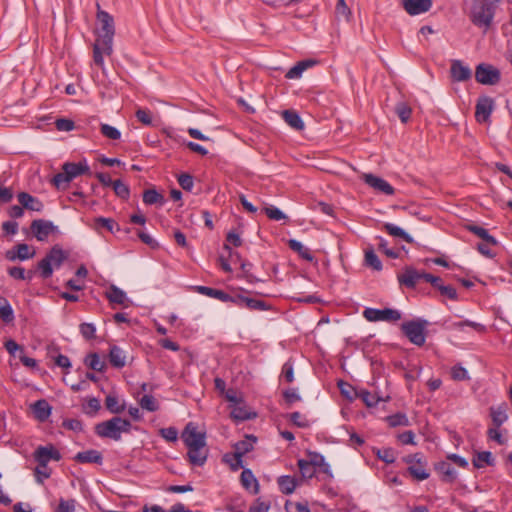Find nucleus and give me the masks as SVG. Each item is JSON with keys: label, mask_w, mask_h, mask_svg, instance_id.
Segmentation results:
<instances>
[{"label": "nucleus", "mask_w": 512, "mask_h": 512, "mask_svg": "<svg viewBox=\"0 0 512 512\" xmlns=\"http://www.w3.org/2000/svg\"><path fill=\"white\" fill-rule=\"evenodd\" d=\"M223 461L227 463L232 471H237L243 467L242 456H239V461H237V454H225L223 457Z\"/></svg>", "instance_id": "nucleus-53"}, {"label": "nucleus", "mask_w": 512, "mask_h": 512, "mask_svg": "<svg viewBox=\"0 0 512 512\" xmlns=\"http://www.w3.org/2000/svg\"><path fill=\"white\" fill-rule=\"evenodd\" d=\"M315 468L319 467L322 468V471L327 473L329 470V465L325 462V459L323 455L317 453V452H310L309 453V460H308Z\"/></svg>", "instance_id": "nucleus-51"}, {"label": "nucleus", "mask_w": 512, "mask_h": 512, "mask_svg": "<svg viewBox=\"0 0 512 512\" xmlns=\"http://www.w3.org/2000/svg\"><path fill=\"white\" fill-rule=\"evenodd\" d=\"M472 462L474 467L478 469L483 468L485 465L493 466L495 464L492 453L489 451L477 452Z\"/></svg>", "instance_id": "nucleus-36"}, {"label": "nucleus", "mask_w": 512, "mask_h": 512, "mask_svg": "<svg viewBox=\"0 0 512 512\" xmlns=\"http://www.w3.org/2000/svg\"><path fill=\"white\" fill-rule=\"evenodd\" d=\"M112 188L117 197L121 198L122 200H128L130 196V189L125 183L119 179L114 180L112 183Z\"/></svg>", "instance_id": "nucleus-48"}, {"label": "nucleus", "mask_w": 512, "mask_h": 512, "mask_svg": "<svg viewBox=\"0 0 512 512\" xmlns=\"http://www.w3.org/2000/svg\"><path fill=\"white\" fill-rule=\"evenodd\" d=\"M451 77L454 81L463 82L471 78V70L464 66L460 60H453L450 68Z\"/></svg>", "instance_id": "nucleus-19"}, {"label": "nucleus", "mask_w": 512, "mask_h": 512, "mask_svg": "<svg viewBox=\"0 0 512 512\" xmlns=\"http://www.w3.org/2000/svg\"><path fill=\"white\" fill-rule=\"evenodd\" d=\"M386 421L390 427L397 426H409L410 422L406 414L404 413H396L386 417Z\"/></svg>", "instance_id": "nucleus-46"}, {"label": "nucleus", "mask_w": 512, "mask_h": 512, "mask_svg": "<svg viewBox=\"0 0 512 512\" xmlns=\"http://www.w3.org/2000/svg\"><path fill=\"white\" fill-rule=\"evenodd\" d=\"M266 216L274 221H288V216L275 206H266L263 209Z\"/></svg>", "instance_id": "nucleus-43"}, {"label": "nucleus", "mask_w": 512, "mask_h": 512, "mask_svg": "<svg viewBox=\"0 0 512 512\" xmlns=\"http://www.w3.org/2000/svg\"><path fill=\"white\" fill-rule=\"evenodd\" d=\"M298 467L304 478L311 479L316 473V468L308 460H298Z\"/></svg>", "instance_id": "nucleus-50"}, {"label": "nucleus", "mask_w": 512, "mask_h": 512, "mask_svg": "<svg viewBox=\"0 0 512 512\" xmlns=\"http://www.w3.org/2000/svg\"><path fill=\"white\" fill-rule=\"evenodd\" d=\"M315 62L313 60H303L299 61L296 65L290 68L285 77L287 79H298L301 77L302 73L309 67L313 66Z\"/></svg>", "instance_id": "nucleus-30"}, {"label": "nucleus", "mask_w": 512, "mask_h": 512, "mask_svg": "<svg viewBox=\"0 0 512 512\" xmlns=\"http://www.w3.org/2000/svg\"><path fill=\"white\" fill-rule=\"evenodd\" d=\"M338 387L340 389L341 394L350 400H352L354 396H357V393L354 391V388L347 382H344L342 380L339 381Z\"/></svg>", "instance_id": "nucleus-61"}, {"label": "nucleus", "mask_w": 512, "mask_h": 512, "mask_svg": "<svg viewBox=\"0 0 512 512\" xmlns=\"http://www.w3.org/2000/svg\"><path fill=\"white\" fill-rule=\"evenodd\" d=\"M100 408V401L95 397H90L87 399L86 405L83 409L87 415L94 416Z\"/></svg>", "instance_id": "nucleus-55"}, {"label": "nucleus", "mask_w": 512, "mask_h": 512, "mask_svg": "<svg viewBox=\"0 0 512 512\" xmlns=\"http://www.w3.org/2000/svg\"><path fill=\"white\" fill-rule=\"evenodd\" d=\"M277 484L279 486L280 491L283 494L290 495L295 491L298 482L295 477L283 475L277 479Z\"/></svg>", "instance_id": "nucleus-27"}, {"label": "nucleus", "mask_w": 512, "mask_h": 512, "mask_svg": "<svg viewBox=\"0 0 512 512\" xmlns=\"http://www.w3.org/2000/svg\"><path fill=\"white\" fill-rule=\"evenodd\" d=\"M18 202L24 209L41 212L44 208L43 203L36 197L27 192H20L17 195Z\"/></svg>", "instance_id": "nucleus-20"}, {"label": "nucleus", "mask_w": 512, "mask_h": 512, "mask_svg": "<svg viewBox=\"0 0 512 512\" xmlns=\"http://www.w3.org/2000/svg\"><path fill=\"white\" fill-rule=\"evenodd\" d=\"M507 410L508 405L506 402H502L497 406H491L489 408L492 427L500 428L508 420Z\"/></svg>", "instance_id": "nucleus-17"}, {"label": "nucleus", "mask_w": 512, "mask_h": 512, "mask_svg": "<svg viewBox=\"0 0 512 512\" xmlns=\"http://www.w3.org/2000/svg\"><path fill=\"white\" fill-rule=\"evenodd\" d=\"M363 316L370 322H396L401 319V313L398 310L392 308H366L363 311Z\"/></svg>", "instance_id": "nucleus-7"}, {"label": "nucleus", "mask_w": 512, "mask_h": 512, "mask_svg": "<svg viewBox=\"0 0 512 512\" xmlns=\"http://www.w3.org/2000/svg\"><path fill=\"white\" fill-rule=\"evenodd\" d=\"M34 459L40 467L46 469L48 462L51 460L59 461L61 454L52 444H49L47 446H39L34 452Z\"/></svg>", "instance_id": "nucleus-11"}, {"label": "nucleus", "mask_w": 512, "mask_h": 512, "mask_svg": "<svg viewBox=\"0 0 512 512\" xmlns=\"http://www.w3.org/2000/svg\"><path fill=\"white\" fill-rule=\"evenodd\" d=\"M289 420L299 428H307L310 426L309 420L300 412L289 414Z\"/></svg>", "instance_id": "nucleus-56"}, {"label": "nucleus", "mask_w": 512, "mask_h": 512, "mask_svg": "<svg viewBox=\"0 0 512 512\" xmlns=\"http://www.w3.org/2000/svg\"><path fill=\"white\" fill-rule=\"evenodd\" d=\"M427 326V320L418 318L402 323L401 330L411 343L417 346H423L426 341L425 330Z\"/></svg>", "instance_id": "nucleus-6"}, {"label": "nucleus", "mask_w": 512, "mask_h": 512, "mask_svg": "<svg viewBox=\"0 0 512 512\" xmlns=\"http://www.w3.org/2000/svg\"><path fill=\"white\" fill-rule=\"evenodd\" d=\"M282 116L285 122L293 129L300 131L304 128V123L296 111L285 110L283 111Z\"/></svg>", "instance_id": "nucleus-32"}, {"label": "nucleus", "mask_w": 512, "mask_h": 512, "mask_svg": "<svg viewBox=\"0 0 512 512\" xmlns=\"http://www.w3.org/2000/svg\"><path fill=\"white\" fill-rule=\"evenodd\" d=\"M365 265L368 267H371L372 269L376 271L382 270V263L378 256L375 254L373 249L366 250L365 251Z\"/></svg>", "instance_id": "nucleus-45"}, {"label": "nucleus", "mask_w": 512, "mask_h": 512, "mask_svg": "<svg viewBox=\"0 0 512 512\" xmlns=\"http://www.w3.org/2000/svg\"><path fill=\"white\" fill-rule=\"evenodd\" d=\"M73 459L78 463L102 464L103 456L101 452L94 449H90L78 452Z\"/></svg>", "instance_id": "nucleus-23"}, {"label": "nucleus", "mask_w": 512, "mask_h": 512, "mask_svg": "<svg viewBox=\"0 0 512 512\" xmlns=\"http://www.w3.org/2000/svg\"><path fill=\"white\" fill-rule=\"evenodd\" d=\"M0 318L5 323H10L14 320V312L9 301L0 296Z\"/></svg>", "instance_id": "nucleus-40"}, {"label": "nucleus", "mask_w": 512, "mask_h": 512, "mask_svg": "<svg viewBox=\"0 0 512 512\" xmlns=\"http://www.w3.org/2000/svg\"><path fill=\"white\" fill-rule=\"evenodd\" d=\"M178 183L185 191H191L194 186V179L188 173H182L178 176Z\"/></svg>", "instance_id": "nucleus-58"}, {"label": "nucleus", "mask_w": 512, "mask_h": 512, "mask_svg": "<svg viewBox=\"0 0 512 512\" xmlns=\"http://www.w3.org/2000/svg\"><path fill=\"white\" fill-rule=\"evenodd\" d=\"M451 376L454 380L457 381L469 379L468 371L460 365H455L452 367Z\"/></svg>", "instance_id": "nucleus-60"}, {"label": "nucleus", "mask_w": 512, "mask_h": 512, "mask_svg": "<svg viewBox=\"0 0 512 512\" xmlns=\"http://www.w3.org/2000/svg\"><path fill=\"white\" fill-rule=\"evenodd\" d=\"M281 375L288 383H292L294 381V367L291 361L284 363Z\"/></svg>", "instance_id": "nucleus-63"}, {"label": "nucleus", "mask_w": 512, "mask_h": 512, "mask_svg": "<svg viewBox=\"0 0 512 512\" xmlns=\"http://www.w3.org/2000/svg\"><path fill=\"white\" fill-rule=\"evenodd\" d=\"M395 113L401 122L406 123L411 117L412 109L406 102L401 101L395 105Z\"/></svg>", "instance_id": "nucleus-44"}, {"label": "nucleus", "mask_w": 512, "mask_h": 512, "mask_svg": "<svg viewBox=\"0 0 512 512\" xmlns=\"http://www.w3.org/2000/svg\"><path fill=\"white\" fill-rule=\"evenodd\" d=\"M105 407L113 414H120L126 409V404L116 394H109L105 398Z\"/></svg>", "instance_id": "nucleus-28"}, {"label": "nucleus", "mask_w": 512, "mask_h": 512, "mask_svg": "<svg viewBox=\"0 0 512 512\" xmlns=\"http://www.w3.org/2000/svg\"><path fill=\"white\" fill-rule=\"evenodd\" d=\"M30 229L34 237L41 242L46 241L50 234L58 232V227L53 222L44 219L33 220Z\"/></svg>", "instance_id": "nucleus-10"}, {"label": "nucleus", "mask_w": 512, "mask_h": 512, "mask_svg": "<svg viewBox=\"0 0 512 512\" xmlns=\"http://www.w3.org/2000/svg\"><path fill=\"white\" fill-rule=\"evenodd\" d=\"M109 362L115 368H122L126 364V355L124 351L116 345L110 347Z\"/></svg>", "instance_id": "nucleus-26"}, {"label": "nucleus", "mask_w": 512, "mask_h": 512, "mask_svg": "<svg viewBox=\"0 0 512 512\" xmlns=\"http://www.w3.org/2000/svg\"><path fill=\"white\" fill-rule=\"evenodd\" d=\"M131 422L121 417H113L107 421L98 423L95 426V433L101 438H109L115 441L121 439L122 433L131 431Z\"/></svg>", "instance_id": "nucleus-3"}, {"label": "nucleus", "mask_w": 512, "mask_h": 512, "mask_svg": "<svg viewBox=\"0 0 512 512\" xmlns=\"http://www.w3.org/2000/svg\"><path fill=\"white\" fill-rule=\"evenodd\" d=\"M256 442V437L250 435L246 436L244 440L238 441L234 445L235 452L237 454V461H239V456H244L248 452L253 449V445Z\"/></svg>", "instance_id": "nucleus-31"}, {"label": "nucleus", "mask_w": 512, "mask_h": 512, "mask_svg": "<svg viewBox=\"0 0 512 512\" xmlns=\"http://www.w3.org/2000/svg\"><path fill=\"white\" fill-rule=\"evenodd\" d=\"M14 249L16 250L17 259L21 261L31 259L35 256V250H31L28 244H17Z\"/></svg>", "instance_id": "nucleus-47"}, {"label": "nucleus", "mask_w": 512, "mask_h": 512, "mask_svg": "<svg viewBox=\"0 0 512 512\" xmlns=\"http://www.w3.org/2000/svg\"><path fill=\"white\" fill-rule=\"evenodd\" d=\"M376 456L387 464L395 462V452L392 448H383L374 450Z\"/></svg>", "instance_id": "nucleus-52"}, {"label": "nucleus", "mask_w": 512, "mask_h": 512, "mask_svg": "<svg viewBox=\"0 0 512 512\" xmlns=\"http://www.w3.org/2000/svg\"><path fill=\"white\" fill-rule=\"evenodd\" d=\"M240 482L241 485L252 494L256 495L259 493L260 487L258 480L250 469H243L240 475Z\"/></svg>", "instance_id": "nucleus-21"}, {"label": "nucleus", "mask_w": 512, "mask_h": 512, "mask_svg": "<svg viewBox=\"0 0 512 512\" xmlns=\"http://www.w3.org/2000/svg\"><path fill=\"white\" fill-rule=\"evenodd\" d=\"M357 397H359L367 407H375L380 401H385V399L378 394L371 393L364 389L357 393Z\"/></svg>", "instance_id": "nucleus-41"}, {"label": "nucleus", "mask_w": 512, "mask_h": 512, "mask_svg": "<svg viewBox=\"0 0 512 512\" xmlns=\"http://www.w3.org/2000/svg\"><path fill=\"white\" fill-rule=\"evenodd\" d=\"M487 437L491 441L497 442L499 445H504L507 442V438H505L499 428L497 427H490L487 430Z\"/></svg>", "instance_id": "nucleus-57"}, {"label": "nucleus", "mask_w": 512, "mask_h": 512, "mask_svg": "<svg viewBox=\"0 0 512 512\" xmlns=\"http://www.w3.org/2000/svg\"><path fill=\"white\" fill-rule=\"evenodd\" d=\"M256 416V413L249 411L245 406H241L240 403L235 404L231 410V417L236 421L250 420Z\"/></svg>", "instance_id": "nucleus-35"}, {"label": "nucleus", "mask_w": 512, "mask_h": 512, "mask_svg": "<svg viewBox=\"0 0 512 512\" xmlns=\"http://www.w3.org/2000/svg\"><path fill=\"white\" fill-rule=\"evenodd\" d=\"M31 408L35 418L40 422L46 421L51 415L52 411L51 405L45 399L37 400L32 404Z\"/></svg>", "instance_id": "nucleus-22"}, {"label": "nucleus", "mask_w": 512, "mask_h": 512, "mask_svg": "<svg viewBox=\"0 0 512 512\" xmlns=\"http://www.w3.org/2000/svg\"><path fill=\"white\" fill-rule=\"evenodd\" d=\"M362 179L367 185L385 195H393L395 192L394 188L386 180L373 174L365 173L362 175Z\"/></svg>", "instance_id": "nucleus-14"}, {"label": "nucleus", "mask_w": 512, "mask_h": 512, "mask_svg": "<svg viewBox=\"0 0 512 512\" xmlns=\"http://www.w3.org/2000/svg\"><path fill=\"white\" fill-rule=\"evenodd\" d=\"M79 328L81 335L85 339L91 340L95 338L96 328L92 323H82Z\"/></svg>", "instance_id": "nucleus-59"}, {"label": "nucleus", "mask_w": 512, "mask_h": 512, "mask_svg": "<svg viewBox=\"0 0 512 512\" xmlns=\"http://www.w3.org/2000/svg\"><path fill=\"white\" fill-rule=\"evenodd\" d=\"M187 457L189 462L194 466H203L208 457V449L206 446L187 447Z\"/></svg>", "instance_id": "nucleus-18"}, {"label": "nucleus", "mask_w": 512, "mask_h": 512, "mask_svg": "<svg viewBox=\"0 0 512 512\" xmlns=\"http://www.w3.org/2000/svg\"><path fill=\"white\" fill-rule=\"evenodd\" d=\"M181 438L186 447L206 446V434L205 432L198 431V427L194 422L186 424Z\"/></svg>", "instance_id": "nucleus-9"}, {"label": "nucleus", "mask_w": 512, "mask_h": 512, "mask_svg": "<svg viewBox=\"0 0 512 512\" xmlns=\"http://www.w3.org/2000/svg\"><path fill=\"white\" fill-rule=\"evenodd\" d=\"M96 6L97 28L95 30L96 39L93 44V61L95 65L104 70V56H110L113 53L115 23L113 16L102 10L99 3Z\"/></svg>", "instance_id": "nucleus-1"}, {"label": "nucleus", "mask_w": 512, "mask_h": 512, "mask_svg": "<svg viewBox=\"0 0 512 512\" xmlns=\"http://www.w3.org/2000/svg\"><path fill=\"white\" fill-rule=\"evenodd\" d=\"M160 435L169 442H175L178 439V430L175 427L162 428Z\"/></svg>", "instance_id": "nucleus-62"}, {"label": "nucleus", "mask_w": 512, "mask_h": 512, "mask_svg": "<svg viewBox=\"0 0 512 512\" xmlns=\"http://www.w3.org/2000/svg\"><path fill=\"white\" fill-rule=\"evenodd\" d=\"M68 256V252L64 251L60 245H54L38 262L37 268L40 271V276L43 279L50 278L54 268L58 269L68 259Z\"/></svg>", "instance_id": "nucleus-4"}, {"label": "nucleus", "mask_w": 512, "mask_h": 512, "mask_svg": "<svg viewBox=\"0 0 512 512\" xmlns=\"http://www.w3.org/2000/svg\"><path fill=\"white\" fill-rule=\"evenodd\" d=\"M407 470L417 481H423L429 478V473L426 471V463L422 461V458H417L416 463L410 465Z\"/></svg>", "instance_id": "nucleus-25"}, {"label": "nucleus", "mask_w": 512, "mask_h": 512, "mask_svg": "<svg viewBox=\"0 0 512 512\" xmlns=\"http://www.w3.org/2000/svg\"><path fill=\"white\" fill-rule=\"evenodd\" d=\"M234 305L240 308L245 307L254 311H266L270 309V305L265 301L250 298L242 294H235Z\"/></svg>", "instance_id": "nucleus-15"}, {"label": "nucleus", "mask_w": 512, "mask_h": 512, "mask_svg": "<svg viewBox=\"0 0 512 512\" xmlns=\"http://www.w3.org/2000/svg\"><path fill=\"white\" fill-rule=\"evenodd\" d=\"M467 229L476 236H478L479 238H481L482 240H484L487 244L493 246L497 245L496 238L490 235L487 229L477 225H468Z\"/></svg>", "instance_id": "nucleus-37"}, {"label": "nucleus", "mask_w": 512, "mask_h": 512, "mask_svg": "<svg viewBox=\"0 0 512 512\" xmlns=\"http://www.w3.org/2000/svg\"><path fill=\"white\" fill-rule=\"evenodd\" d=\"M496 5L492 0H474L471 5L470 20L486 32L492 25Z\"/></svg>", "instance_id": "nucleus-2"}, {"label": "nucleus", "mask_w": 512, "mask_h": 512, "mask_svg": "<svg viewBox=\"0 0 512 512\" xmlns=\"http://www.w3.org/2000/svg\"><path fill=\"white\" fill-rule=\"evenodd\" d=\"M424 275L426 272H420L412 266H407L403 273L398 274L397 279L400 285L413 289L421 280H424Z\"/></svg>", "instance_id": "nucleus-12"}, {"label": "nucleus", "mask_w": 512, "mask_h": 512, "mask_svg": "<svg viewBox=\"0 0 512 512\" xmlns=\"http://www.w3.org/2000/svg\"><path fill=\"white\" fill-rule=\"evenodd\" d=\"M493 110V100L489 97H482L478 100L475 110V118L479 123L486 122Z\"/></svg>", "instance_id": "nucleus-16"}, {"label": "nucleus", "mask_w": 512, "mask_h": 512, "mask_svg": "<svg viewBox=\"0 0 512 512\" xmlns=\"http://www.w3.org/2000/svg\"><path fill=\"white\" fill-rule=\"evenodd\" d=\"M105 296L113 304L124 305L127 300L126 293L113 284L105 292Z\"/></svg>", "instance_id": "nucleus-29"}, {"label": "nucleus", "mask_w": 512, "mask_h": 512, "mask_svg": "<svg viewBox=\"0 0 512 512\" xmlns=\"http://www.w3.org/2000/svg\"><path fill=\"white\" fill-rule=\"evenodd\" d=\"M476 81L483 85H495L500 81V71L492 65L481 63L475 69Z\"/></svg>", "instance_id": "nucleus-8"}, {"label": "nucleus", "mask_w": 512, "mask_h": 512, "mask_svg": "<svg viewBox=\"0 0 512 512\" xmlns=\"http://www.w3.org/2000/svg\"><path fill=\"white\" fill-rule=\"evenodd\" d=\"M84 363L92 370L103 372L106 368V363L101 360L97 353H90L85 357Z\"/></svg>", "instance_id": "nucleus-39"}, {"label": "nucleus", "mask_w": 512, "mask_h": 512, "mask_svg": "<svg viewBox=\"0 0 512 512\" xmlns=\"http://www.w3.org/2000/svg\"><path fill=\"white\" fill-rule=\"evenodd\" d=\"M383 228L391 236L399 237V238L403 239L404 241H406L407 243L414 242L413 238L408 233H406L402 228H400L392 223H385Z\"/></svg>", "instance_id": "nucleus-38"}, {"label": "nucleus", "mask_w": 512, "mask_h": 512, "mask_svg": "<svg viewBox=\"0 0 512 512\" xmlns=\"http://www.w3.org/2000/svg\"><path fill=\"white\" fill-rule=\"evenodd\" d=\"M288 246L291 250L298 253L301 258L306 261H313L314 256L312 255L309 248L305 247L301 242L296 239H290L288 241Z\"/></svg>", "instance_id": "nucleus-34"}, {"label": "nucleus", "mask_w": 512, "mask_h": 512, "mask_svg": "<svg viewBox=\"0 0 512 512\" xmlns=\"http://www.w3.org/2000/svg\"><path fill=\"white\" fill-rule=\"evenodd\" d=\"M270 504L258 498L250 507L249 512H268Z\"/></svg>", "instance_id": "nucleus-64"}, {"label": "nucleus", "mask_w": 512, "mask_h": 512, "mask_svg": "<svg viewBox=\"0 0 512 512\" xmlns=\"http://www.w3.org/2000/svg\"><path fill=\"white\" fill-rule=\"evenodd\" d=\"M94 229L99 231L104 228L111 233L118 232L120 230L119 224L112 218L97 217L94 219Z\"/></svg>", "instance_id": "nucleus-33"}, {"label": "nucleus", "mask_w": 512, "mask_h": 512, "mask_svg": "<svg viewBox=\"0 0 512 512\" xmlns=\"http://www.w3.org/2000/svg\"><path fill=\"white\" fill-rule=\"evenodd\" d=\"M143 202L146 205H162L164 203V197L155 189H147L143 192Z\"/></svg>", "instance_id": "nucleus-42"}, {"label": "nucleus", "mask_w": 512, "mask_h": 512, "mask_svg": "<svg viewBox=\"0 0 512 512\" xmlns=\"http://www.w3.org/2000/svg\"><path fill=\"white\" fill-rule=\"evenodd\" d=\"M139 405L141 406L142 409H145L149 412H155L159 409V404L156 401V399L152 395L148 394L144 395L139 400Z\"/></svg>", "instance_id": "nucleus-49"}, {"label": "nucleus", "mask_w": 512, "mask_h": 512, "mask_svg": "<svg viewBox=\"0 0 512 512\" xmlns=\"http://www.w3.org/2000/svg\"><path fill=\"white\" fill-rule=\"evenodd\" d=\"M435 470L440 474L441 479L444 482H453L457 477V472L451 463L447 461H441L435 465Z\"/></svg>", "instance_id": "nucleus-24"}, {"label": "nucleus", "mask_w": 512, "mask_h": 512, "mask_svg": "<svg viewBox=\"0 0 512 512\" xmlns=\"http://www.w3.org/2000/svg\"><path fill=\"white\" fill-rule=\"evenodd\" d=\"M90 174V168L86 162H66L63 164L62 172L57 173L53 177V184L58 188H62L71 182L74 178L83 175Z\"/></svg>", "instance_id": "nucleus-5"}, {"label": "nucleus", "mask_w": 512, "mask_h": 512, "mask_svg": "<svg viewBox=\"0 0 512 512\" xmlns=\"http://www.w3.org/2000/svg\"><path fill=\"white\" fill-rule=\"evenodd\" d=\"M401 5L407 14L416 16L428 12L432 6V0H401Z\"/></svg>", "instance_id": "nucleus-13"}, {"label": "nucleus", "mask_w": 512, "mask_h": 512, "mask_svg": "<svg viewBox=\"0 0 512 512\" xmlns=\"http://www.w3.org/2000/svg\"><path fill=\"white\" fill-rule=\"evenodd\" d=\"M100 130L102 135L108 139L118 140L121 137L120 131L109 124H101Z\"/></svg>", "instance_id": "nucleus-54"}]
</instances>
